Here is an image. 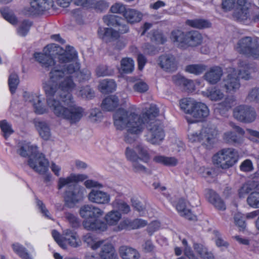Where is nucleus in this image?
<instances>
[{
    "label": "nucleus",
    "mask_w": 259,
    "mask_h": 259,
    "mask_svg": "<svg viewBox=\"0 0 259 259\" xmlns=\"http://www.w3.org/2000/svg\"><path fill=\"white\" fill-rule=\"evenodd\" d=\"M207 197L209 202L212 204L217 209L220 210L226 209L224 202L215 192L209 190L207 193Z\"/></svg>",
    "instance_id": "nucleus-28"
},
{
    "label": "nucleus",
    "mask_w": 259,
    "mask_h": 259,
    "mask_svg": "<svg viewBox=\"0 0 259 259\" xmlns=\"http://www.w3.org/2000/svg\"><path fill=\"white\" fill-rule=\"evenodd\" d=\"M159 65L167 72H173L177 69L178 61L172 55H163L159 57Z\"/></svg>",
    "instance_id": "nucleus-17"
},
{
    "label": "nucleus",
    "mask_w": 259,
    "mask_h": 259,
    "mask_svg": "<svg viewBox=\"0 0 259 259\" xmlns=\"http://www.w3.org/2000/svg\"><path fill=\"white\" fill-rule=\"evenodd\" d=\"M23 96L26 101L32 104L36 113L42 114L47 112V109L44 106L39 96L26 92L24 93Z\"/></svg>",
    "instance_id": "nucleus-20"
},
{
    "label": "nucleus",
    "mask_w": 259,
    "mask_h": 259,
    "mask_svg": "<svg viewBox=\"0 0 259 259\" xmlns=\"http://www.w3.org/2000/svg\"><path fill=\"white\" fill-rule=\"evenodd\" d=\"M233 115L237 120L244 123L252 122L256 117L255 110L247 105H240L235 108Z\"/></svg>",
    "instance_id": "nucleus-10"
},
{
    "label": "nucleus",
    "mask_w": 259,
    "mask_h": 259,
    "mask_svg": "<svg viewBox=\"0 0 259 259\" xmlns=\"http://www.w3.org/2000/svg\"><path fill=\"white\" fill-rule=\"evenodd\" d=\"M14 251L22 259H32L26 248L22 245L16 243L12 245Z\"/></svg>",
    "instance_id": "nucleus-38"
},
{
    "label": "nucleus",
    "mask_w": 259,
    "mask_h": 259,
    "mask_svg": "<svg viewBox=\"0 0 259 259\" xmlns=\"http://www.w3.org/2000/svg\"><path fill=\"white\" fill-rule=\"evenodd\" d=\"M186 24L192 27L198 29L208 28L211 25L208 21L200 19L188 20L186 21Z\"/></svg>",
    "instance_id": "nucleus-40"
},
{
    "label": "nucleus",
    "mask_w": 259,
    "mask_h": 259,
    "mask_svg": "<svg viewBox=\"0 0 259 259\" xmlns=\"http://www.w3.org/2000/svg\"><path fill=\"white\" fill-rule=\"evenodd\" d=\"M140 162H143L140 159H137L132 162L134 172L137 173H149L150 171L146 168Z\"/></svg>",
    "instance_id": "nucleus-57"
},
{
    "label": "nucleus",
    "mask_w": 259,
    "mask_h": 259,
    "mask_svg": "<svg viewBox=\"0 0 259 259\" xmlns=\"http://www.w3.org/2000/svg\"><path fill=\"white\" fill-rule=\"evenodd\" d=\"M114 125L117 130H126L124 134V141L127 144H133L139 135L144 131L143 116H139L135 106L127 109L119 108L113 114Z\"/></svg>",
    "instance_id": "nucleus-2"
},
{
    "label": "nucleus",
    "mask_w": 259,
    "mask_h": 259,
    "mask_svg": "<svg viewBox=\"0 0 259 259\" xmlns=\"http://www.w3.org/2000/svg\"><path fill=\"white\" fill-rule=\"evenodd\" d=\"M18 153L22 157H29L28 164L34 171L40 174H44L48 170V161L44 155L38 152L36 146L30 143H24L20 146Z\"/></svg>",
    "instance_id": "nucleus-5"
},
{
    "label": "nucleus",
    "mask_w": 259,
    "mask_h": 259,
    "mask_svg": "<svg viewBox=\"0 0 259 259\" xmlns=\"http://www.w3.org/2000/svg\"><path fill=\"white\" fill-rule=\"evenodd\" d=\"M202 37L201 34L196 31H190L186 33V44L187 46L195 47L201 44Z\"/></svg>",
    "instance_id": "nucleus-29"
},
{
    "label": "nucleus",
    "mask_w": 259,
    "mask_h": 259,
    "mask_svg": "<svg viewBox=\"0 0 259 259\" xmlns=\"http://www.w3.org/2000/svg\"><path fill=\"white\" fill-rule=\"evenodd\" d=\"M223 138L226 142L230 144H239L242 142V140L238 138L235 133L232 132H228L225 133Z\"/></svg>",
    "instance_id": "nucleus-46"
},
{
    "label": "nucleus",
    "mask_w": 259,
    "mask_h": 259,
    "mask_svg": "<svg viewBox=\"0 0 259 259\" xmlns=\"http://www.w3.org/2000/svg\"><path fill=\"white\" fill-rule=\"evenodd\" d=\"M91 5L98 11L102 12L109 7V3L105 0H92Z\"/></svg>",
    "instance_id": "nucleus-55"
},
{
    "label": "nucleus",
    "mask_w": 259,
    "mask_h": 259,
    "mask_svg": "<svg viewBox=\"0 0 259 259\" xmlns=\"http://www.w3.org/2000/svg\"><path fill=\"white\" fill-rule=\"evenodd\" d=\"M247 98L251 102L258 103L259 101V88H254L250 90Z\"/></svg>",
    "instance_id": "nucleus-62"
},
{
    "label": "nucleus",
    "mask_w": 259,
    "mask_h": 259,
    "mask_svg": "<svg viewBox=\"0 0 259 259\" xmlns=\"http://www.w3.org/2000/svg\"><path fill=\"white\" fill-rule=\"evenodd\" d=\"M132 223V229H137L140 228L144 227L148 224L147 221L140 219H136L131 221Z\"/></svg>",
    "instance_id": "nucleus-64"
},
{
    "label": "nucleus",
    "mask_w": 259,
    "mask_h": 259,
    "mask_svg": "<svg viewBox=\"0 0 259 259\" xmlns=\"http://www.w3.org/2000/svg\"><path fill=\"white\" fill-rule=\"evenodd\" d=\"M238 152L233 148H224L212 157L213 164L217 168L226 169L233 166L238 161Z\"/></svg>",
    "instance_id": "nucleus-7"
},
{
    "label": "nucleus",
    "mask_w": 259,
    "mask_h": 259,
    "mask_svg": "<svg viewBox=\"0 0 259 259\" xmlns=\"http://www.w3.org/2000/svg\"><path fill=\"white\" fill-rule=\"evenodd\" d=\"M137 153L140 159L144 162H147L149 159V156L146 148L141 144L136 147Z\"/></svg>",
    "instance_id": "nucleus-48"
},
{
    "label": "nucleus",
    "mask_w": 259,
    "mask_h": 259,
    "mask_svg": "<svg viewBox=\"0 0 259 259\" xmlns=\"http://www.w3.org/2000/svg\"><path fill=\"white\" fill-rule=\"evenodd\" d=\"M223 71L219 66H213L207 70L203 76V78L209 84H214L218 83L221 79Z\"/></svg>",
    "instance_id": "nucleus-19"
},
{
    "label": "nucleus",
    "mask_w": 259,
    "mask_h": 259,
    "mask_svg": "<svg viewBox=\"0 0 259 259\" xmlns=\"http://www.w3.org/2000/svg\"><path fill=\"white\" fill-rule=\"evenodd\" d=\"M121 218V214L118 210H112L107 212L104 220L107 224L110 226H114L117 224Z\"/></svg>",
    "instance_id": "nucleus-30"
},
{
    "label": "nucleus",
    "mask_w": 259,
    "mask_h": 259,
    "mask_svg": "<svg viewBox=\"0 0 259 259\" xmlns=\"http://www.w3.org/2000/svg\"><path fill=\"white\" fill-rule=\"evenodd\" d=\"M239 70L237 72V75L245 80H248L250 78V72L249 71V66L244 61H240L239 63Z\"/></svg>",
    "instance_id": "nucleus-42"
},
{
    "label": "nucleus",
    "mask_w": 259,
    "mask_h": 259,
    "mask_svg": "<svg viewBox=\"0 0 259 259\" xmlns=\"http://www.w3.org/2000/svg\"><path fill=\"white\" fill-rule=\"evenodd\" d=\"M88 178V176L85 175L71 174L67 178H60L59 179L58 187L59 189H61L64 187H67V190L71 189L73 188L74 185H77L75 183L79 181H82Z\"/></svg>",
    "instance_id": "nucleus-16"
},
{
    "label": "nucleus",
    "mask_w": 259,
    "mask_h": 259,
    "mask_svg": "<svg viewBox=\"0 0 259 259\" xmlns=\"http://www.w3.org/2000/svg\"><path fill=\"white\" fill-rule=\"evenodd\" d=\"M207 97L211 100L218 101L223 98L224 94L220 90L213 88L209 91Z\"/></svg>",
    "instance_id": "nucleus-58"
},
{
    "label": "nucleus",
    "mask_w": 259,
    "mask_h": 259,
    "mask_svg": "<svg viewBox=\"0 0 259 259\" xmlns=\"http://www.w3.org/2000/svg\"><path fill=\"white\" fill-rule=\"evenodd\" d=\"M186 34L182 31L177 30L173 31L171 34V39L175 42L178 43V46L181 48H186Z\"/></svg>",
    "instance_id": "nucleus-33"
},
{
    "label": "nucleus",
    "mask_w": 259,
    "mask_h": 259,
    "mask_svg": "<svg viewBox=\"0 0 259 259\" xmlns=\"http://www.w3.org/2000/svg\"><path fill=\"white\" fill-rule=\"evenodd\" d=\"M124 17L127 22L134 23L140 22L142 18V14L134 9H127L124 13Z\"/></svg>",
    "instance_id": "nucleus-31"
},
{
    "label": "nucleus",
    "mask_w": 259,
    "mask_h": 259,
    "mask_svg": "<svg viewBox=\"0 0 259 259\" xmlns=\"http://www.w3.org/2000/svg\"><path fill=\"white\" fill-rule=\"evenodd\" d=\"M81 98L88 100L91 99L94 96V92L89 86H86L80 90L78 94Z\"/></svg>",
    "instance_id": "nucleus-59"
},
{
    "label": "nucleus",
    "mask_w": 259,
    "mask_h": 259,
    "mask_svg": "<svg viewBox=\"0 0 259 259\" xmlns=\"http://www.w3.org/2000/svg\"><path fill=\"white\" fill-rule=\"evenodd\" d=\"M47 48L49 51L48 53H35L34 54V57L37 62L41 64V66L43 68L48 70L51 69V70L49 73L50 77V73L53 70L55 69H62V68L60 66V62L59 60V58L60 56L65 55L66 54H71L74 52V53L76 54V57L74 59H72V60L65 63V64L66 65H68L74 63H78L76 61L77 58H78L76 51L73 47H68L67 48L66 50L62 51L63 52L62 53L59 54L58 55L57 60L58 64L56 66H55V62L52 57V55L54 54L52 52L54 51L55 49H56L57 51L61 50L62 49L59 46L55 44H51L50 45H48L47 46Z\"/></svg>",
    "instance_id": "nucleus-6"
},
{
    "label": "nucleus",
    "mask_w": 259,
    "mask_h": 259,
    "mask_svg": "<svg viewBox=\"0 0 259 259\" xmlns=\"http://www.w3.org/2000/svg\"><path fill=\"white\" fill-rule=\"evenodd\" d=\"M247 0H223L222 2V8L225 11H229L232 9L235 3H236L237 6L238 5H241V4L245 3Z\"/></svg>",
    "instance_id": "nucleus-54"
},
{
    "label": "nucleus",
    "mask_w": 259,
    "mask_h": 259,
    "mask_svg": "<svg viewBox=\"0 0 259 259\" xmlns=\"http://www.w3.org/2000/svg\"><path fill=\"white\" fill-rule=\"evenodd\" d=\"M252 190H259V182L252 181L248 184L243 185L239 191L240 197H243L244 194L248 193Z\"/></svg>",
    "instance_id": "nucleus-36"
},
{
    "label": "nucleus",
    "mask_w": 259,
    "mask_h": 259,
    "mask_svg": "<svg viewBox=\"0 0 259 259\" xmlns=\"http://www.w3.org/2000/svg\"><path fill=\"white\" fill-rule=\"evenodd\" d=\"M96 73L98 77L111 75L114 73V70L106 65H99L96 68Z\"/></svg>",
    "instance_id": "nucleus-53"
},
{
    "label": "nucleus",
    "mask_w": 259,
    "mask_h": 259,
    "mask_svg": "<svg viewBox=\"0 0 259 259\" xmlns=\"http://www.w3.org/2000/svg\"><path fill=\"white\" fill-rule=\"evenodd\" d=\"M159 114V110L154 104H151L148 109L139 114V116H143L146 119L144 121V130L146 128V140L153 145H159L165 137L162 125L155 119Z\"/></svg>",
    "instance_id": "nucleus-3"
},
{
    "label": "nucleus",
    "mask_w": 259,
    "mask_h": 259,
    "mask_svg": "<svg viewBox=\"0 0 259 259\" xmlns=\"http://www.w3.org/2000/svg\"><path fill=\"white\" fill-rule=\"evenodd\" d=\"M0 127L4 133V137L6 139L14 132L11 125L6 120L0 121Z\"/></svg>",
    "instance_id": "nucleus-56"
},
{
    "label": "nucleus",
    "mask_w": 259,
    "mask_h": 259,
    "mask_svg": "<svg viewBox=\"0 0 259 259\" xmlns=\"http://www.w3.org/2000/svg\"><path fill=\"white\" fill-rule=\"evenodd\" d=\"M19 83V79L17 74L15 73L11 74L9 78L8 84L11 93L14 94Z\"/></svg>",
    "instance_id": "nucleus-50"
},
{
    "label": "nucleus",
    "mask_w": 259,
    "mask_h": 259,
    "mask_svg": "<svg viewBox=\"0 0 259 259\" xmlns=\"http://www.w3.org/2000/svg\"><path fill=\"white\" fill-rule=\"evenodd\" d=\"M99 255L102 259H115L116 255L113 245L109 243L102 241L100 247Z\"/></svg>",
    "instance_id": "nucleus-24"
},
{
    "label": "nucleus",
    "mask_w": 259,
    "mask_h": 259,
    "mask_svg": "<svg viewBox=\"0 0 259 259\" xmlns=\"http://www.w3.org/2000/svg\"><path fill=\"white\" fill-rule=\"evenodd\" d=\"M153 161L156 163H160L167 166H175L178 163V159L174 157H167L162 155L154 156Z\"/></svg>",
    "instance_id": "nucleus-32"
},
{
    "label": "nucleus",
    "mask_w": 259,
    "mask_h": 259,
    "mask_svg": "<svg viewBox=\"0 0 259 259\" xmlns=\"http://www.w3.org/2000/svg\"><path fill=\"white\" fill-rule=\"evenodd\" d=\"M218 131L214 126L203 127L199 134H191L188 136L189 139L192 142H199L206 148L210 149L215 142Z\"/></svg>",
    "instance_id": "nucleus-8"
},
{
    "label": "nucleus",
    "mask_w": 259,
    "mask_h": 259,
    "mask_svg": "<svg viewBox=\"0 0 259 259\" xmlns=\"http://www.w3.org/2000/svg\"><path fill=\"white\" fill-rule=\"evenodd\" d=\"M76 57L73 52L59 58L60 66L62 69H55L50 73V80L44 84L48 108L59 118L67 120L70 124L79 122L84 115V109L74 103L71 92L75 89L76 84L72 80V74L79 69V64L74 63L66 65L65 63Z\"/></svg>",
    "instance_id": "nucleus-1"
},
{
    "label": "nucleus",
    "mask_w": 259,
    "mask_h": 259,
    "mask_svg": "<svg viewBox=\"0 0 259 259\" xmlns=\"http://www.w3.org/2000/svg\"><path fill=\"white\" fill-rule=\"evenodd\" d=\"M207 68V66L203 64H190L185 67V71L195 75H199L204 72Z\"/></svg>",
    "instance_id": "nucleus-34"
},
{
    "label": "nucleus",
    "mask_w": 259,
    "mask_h": 259,
    "mask_svg": "<svg viewBox=\"0 0 259 259\" xmlns=\"http://www.w3.org/2000/svg\"><path fill=\"white\" fill-rule=\"evenodd\" d=\"M224 87L227 92H235L240 87V79L237 75V71L233 69L229 73L223 80Z\"/></svg>",
    "instance_id": "nucleus-14"
},
{
    "label": "nucleus",
    "mask_w": 259,
    "mask_h": 259,
    "mask_svg": "<svg viewBox=\"0 0 259 259\" xmlns=\"http://www.w3.org/2000/svg\"><path fill=\"white\" fill-rule=\"evenodd\" d=\"M116 87L115 82L112 79H104L99 84L100 90L103 93L112 92L115 90Z\"/></svg>",
    "instance_id": "nucleus-35"
},
{
    "label": "nucleus",
    "mask_w": 259,
    "mask_h": 259,
    "mask_svg": "<svg viewBox=\"0 0 259 259\" xmlns=\"http://www.w3.org/2000/svg\"><path fill=\"white\" fill-rule=\"evenodd\" d=\"M0 11L3 18L8 22L12 24H14L17 22L16 18L8 7L1 8Z\"/></svg>",
    "instance_id": "nucleus-44"
},
{
    "label": "nucleus",
    "mask_w": 259,
    "mask_h": 259,
    "mask_svg": "<svg viewBox=\"0 0 259 259\" xmlns=\"http://www.w3.org/2000/svg\"><path fill=\"white\" fill-rule=\"evenodd\" d=\"M131 229H132L131 221L128 219H125L121 221L119 225L114 229V230L118 232L123 230Z\"/></svg>",
    "instance_id": "nucleus-61"
},
{
    "label": "nucleus",
    "mask_w": 259,
    "mask_h": 259,
    "mask_svg": "<svg viewBox=\"0 0 259 259\" xmlns=\"http://www.w3.org/2000/svg\"><path fill=\"white\" fill-rule=\"evenodd\" d=\"M148 84L141 80H137L133 86L134 91L140 93H145L148 90Z\"/></svg>",
    "instance_id": "nucleus-60"
},
{
    "label": "nucleus",
    "mask_w": 259,
    "mask_h": 259,
    "mask_svg": "<svg viewBox=\"0 0 259 259\" xmlns=\"http://www.w3.org/2000/svg\"><path fill=\"white\" fill-rule=\"evenodd\" d=\"M235 49L240 54L255 58L259 51V44L255 39L246 36L238 40Z\"/></svg>",
    "instance_id": "nucleus-9"
},
{
    "label": "nucleus",
    "mask_w": 259,
    "mask_h": 259,
    "mask_svg": "<svg viewBox=\"0 0 259 259\" xmlns=\"http://www.w3.org/2000/svg\"><path fill=\"white\" fill-rule=\"evenodd\" d=\"M102 116V113L100 109L94 108L90 110L88 119L91 122L96 123L101 121Z\"/></svg>",
    "instance_id": "nucleus-47"
},
{
    "label": "nucleus",
    "mask_w": 259,
    "mask_h": 259,
    "mask_svg": "<svg viewBox=\"0 0 259 259\" xmlns=\"http://www.w3.org/2000/svg\"><path fill=\"white\" fill-rule=\"evenodd\" d=\"M121 69L124 73H131L134 68L133 60L130 58H125L121 60Z\"/></svg>",
    "instance_id": "nucleus-41"
},
{
    "label": "nucleus",
    "mask_w": 259,
    "mask_h": 259,
    "mask_svg": "<svg viewBox=\"0 0 259 259\" xmlns=\"http://www.w3.org/2000/svg\"><path fill=\"white\" fill-rule=\"evenodd\" d=\"M62 238L64 243L67 242L73 247H79L81 244L77 233L69 229H66L63 231Z\"/></svg>",
    "instance_id": "nucleus-21"
},
{
    "label": "nucleus",
    "mask_w": 259,
    "mask_h": 259,
    "mask_svg": "<svg viewBox=\"0 0 259 259\" xmlns=\"http://www.w3.org/2000/svg\"><path fill=\"white\" fill-rule=\"evenodd\" d=\"M124 103V99L120 98L117 94L111 95L103 100L101 107L104 110L110 111L114 110L119 106L123 105Z\"/></svg>",
    "instance_id": "nucleus-18"
},
{
    "label": "nucleus",
    "mask_w": 259,
    "mask_h": 259,
    "mask_svg": "<svg viewBox=\"0 0 259 259\" xmlns=\"http://www.w3.org/2000/svg\"><path fill=\"white\" fill-rule=\"evenodd\" d=\"M196 102L190 98H184L180 101V106L181 110L190 115Z\"/></svg>",
    "instance_id": "nucleus-37"
},
{
    "label": "nucleus",
    "mask_w": 259,
    "mask_h": 259,
    "mask_svg": "<svg viewBox=\"0 0 259 259\" xmlns=\"http://www.w3.org/2000/svg\"><path fill=\"white\" fill-rule=\"evenodd\" d=\"M112 206L118 209L123 213H127L131 211V208L128 204L125 202L119 200L115 199L112 202Z\"/></svg>",
    "instance_id": "nucleus-43"
},
{
    "label": "nucleus",
    "mask_w": 259,
    "mask_h": 259,
    "mask_svg": "<svg viewBox=\"0 0 259 259\" xmlns=\"http://www.w3.org/2000/svg\"><path fill=\"white\" fill-rule=\"evenodd\" d=\"M177 209L181 215L191 221L196 220V216L193 214L187 205V202L184 199H179L177 206Z\"/></svg>",
    "instance_id": "nucleus-25"
},
{
    "label": "nucleus",
    "mask_w": 259,
    "mask_h": 259,
    "mask_svg": "<svg viewBox=\"0 0 259 259\" xmlns=\"http://www.w3.org/2000/svg\"><path fill=\"white\" fill-rule=\"evenodd\" d=\"M89 200L94 203L98 204H107L110 201V195L108 193L98 190L92 189L89 193Z\"/></svg>",
    "instance_id": "nucleus-15"
},
{
    "label": "nucleus",
    "mask_w": 259,
    "mask_h": 259,
    "mask_svg": "<svg viewBox=\"0 0 259 259\" xmlns=\"http://www.w3.org/2000/svg\"><path fill=\"white\" fill-rule=\"evenodd\" d=\"M119 254L122 259H139L140 257V254L136 249L127 246H120Z\"/></svg>",
    "instance_id": "nucleus-26"
},
{
    "label": "nucleus",
    "mask_w": 259,
    "mask_h": 259,
    "mask_svg": "<svg viewBox=\"0 0 259 259\" xmlns=\"http://www.w3.org/2000/svg\"><path fill=\"white\" fill-rule=\"evenodd\" d=\"M54 7L53 0H33L30 3L29 12L31 15L43 14Z\"/></svg>",
    "instance_id": "nucleus-13"
},
{
    "label": "nucleus",
    "mask_w": 259,
    "mask_h": 259,
    "mask_svg": "<svg viewBox=\"0 0 259 259\" xmlns=\"http://www.w3.org/2000/svg\"><path fill=\"white\" fill-rule=\"evenodd\" d=\"M122 19L121 17L115 15H107L103 17L104 22L108 26H112L115 27L117 26V25Z\"/></svg>",
    "instance_id": "nucleus-45"
},
{
    "label": "nucleus",
    "mask_w": 259,
    "mask_h": 259,
    "mask_svg": "<svg viewBox=\"0 0 259 259\" xmlns=\"http://www.w3.org/2000/svg\"><path fill=\"white\" fill-rule=\"evenodd\" d=\"M64 217L72 227L76 228L79 226V219L73 213L65 212L64 213Z\"/></svg>",
    "instance_id": "nucleus-52"
},
{
    "label": "nucleus",
    "mask_w": 259,
    "mask_h": 259,
    "mask_svg": "<svg viewBox=\"0 0 259 259\" xmlns=\"http://www.w3.org/2000/svg\"><path fill=\"white\" fill-rule=\"evenodd\" d=\"M151 39L157 44H163L165 41V39L164 38L162 34L157 30H154L152 32Z\"/></svg>",
    "instance_id": "nucleus-63"
},
{
    "label": "nucleus",
    "mask_w": 259,
    "mask_h": 259,
    "mask_svg": "<svg viewBox=\"0 0 259 259\" xmlns=\"http://www.w3.org/2000/svg\"><path fill=\"white\" fill-rule=\"evenodd\" d=\"M84 190L83 188L78 185H74L72 189L67 190L64 196L65 206L73 208L82 199Z\"/></svg>",
    "instance_id": "nucleus-11"
},
{
    "label": "nucleus",
    "mask_w": 259,
    "mask_h": 259,
    "mask_svg": "<svg viewBox=\"0 0 259 259\" xmlns=\"http://www.w3.org/2000/svg\"><path fill=\"white\" fill-rule=\"evenodd\" d=\"M32 23L31 21L28 20L23 21L20 24L18 28V34L22 36H25L29 30Z\"/></svg>",
    "instance_id": "nucleus-51"
},
{
    "label": "nucleus",
    "mask_w": 259,
    "mask_h": 259,
    "mask_svg": "<svg viewBox=\"0 0 259 259\" xmlns=\"http://www.w3.org/2000/svg\"><path fill=\"white\" fill-rule=\"evenodd\" d=\"M83 242L88 246L95 250L99 248L102 243V241H96V238L91 233H87L83 236Z\"/></svg>",
    "instance_id": "nucleus-39"
},
{
    "label": "nucleus",
    "mask_w": 259,
    "mask_h": 259,
    "mask_svg": "<svg viewBox=\"0 0 259 259\" xmlns=\"http://www.w3.org/2000/svg\"><path fill=\"white\" fill-rule=\"evenodd\" d=\"M248 204L254 208L259 207V192H254L250 194L247 198Z\"/></svg>",
    "instance_id": "nucleus-49"
},
{
    "label": "nucleus",
    "mask_w": 259,
    "mask_h": 259,
    "mask_svg": "<svg viewBox=\"0 0 259 259\" xmlns=\"http://www.w3.org/2000/svg\"><path fill=\"white\" fill-rule=\"evenodd\" d=\"M209 112L205 104L196 102L190 114L192 118L187 116L186 119L190 123L201 121L208 116Z\"/></svg>",
    "instance_id": "nucleus-12"
},
{
    "label": "nucleus",
    "mask_w": 259,
    "mask_h": 259,
    "mask_svg": "<svg viewBox=\"0 0 259 259\" xmlns=\"http://www.w3.org/2000/svg\"><path fill=\"white\" fill-rule=\"evenodd\" d=\"M104 213L102 209L92 204L83 205L79 210L80 216L84 219L82 226L89 231L103 232L107 230V224L99 220Z\"/></svg>",
    "instance_id": "nucleus-4"
},
{
    "label": "nucleus",
    "mask_w": 259,
    "mask_h": 259,
    "mask_svg": "<svg viewBox=\"0 0 259 259\" xmlns=\"http://www.w3.org/2000/svg\"><path fill=\"white\" fill-rule=\"evenodd\" d=\"M33 122L41 138L45 140H48L51 135L50 127L48 123L46 121L40 119H35Z\"/></svg>",
    "instance_id": "nucleus-22"
},
{
    "label": "nucleus",
    "mask_w": 259,
    "mask_h": 259,
    "mask_svg": "<svg viewBox=\"0 0 259 259\" xmlns=\"http://www.w3.org/2000/svg\"><path fill=\"white\" fill-rule=\"evenodd\" d=\"M234 17L239 21L246 20L249 18V12L246 2L237 6L234 13Z\"/></svg>",
    "instance_id": "nucleus-27"
},
{
    "label": "nucleus",
    "mask_w": 259,
    "mask_h": 259,
    "mask_svg": "<svg viewBox=\"0 0 259 259\" xmlns=\"http://www.w3.org/2000/svg\"><path fill=\"white\" fill-rule=\"evenodd\" d=\"M172 80L175 84L184 87L189 92H192L195 90V84L193 81L185 78L181 74H177L173 75Z\"/></svg>",
    "instance_id": "nucleus-23"
}]
</instances>
